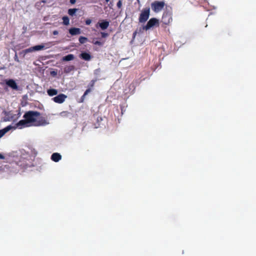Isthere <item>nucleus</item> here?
Wrapping results in <instances>:
<instances>
[{
	"label": "nucleus",
	"instance_id": "obj_1",
	"mask_svg": "<svg viewBox=\"0 0 256 256\" xmlns=\"http://www.w3.org/2000/svg\"><path fill=\"white\" fill-rule=\"evenodd\" d=\"M23 118L26 119L29 124H31V126H38L48 124L46 118L41 116L40 113L37 111H28L24 114Z\"/></svg>",
	"mask_w": 256,
	"mask_h": 256
},
{
	"label": "nucleus",
	"instance_id": "obj_2",
	"mask_svg": "<svg viewBox=\"0 0 256 256\" xmlns=\"http://www.w3.org/2000/svg\"><path fill=\"white\" fill-rule=\"evenodd\" d=\"M150 16V8H146L142 10L138 18L140 23H144L148 19Z\"/></svg>",
	"mask_w": 256,
	"mask_h": 256
},
{
	"label": "nucleus",
	"instance_id": "obj_3",
	"mask_svg": "<svg viewBox=\"0 0 256 256\" xmlns=\"http://www.w3.org/2000/svg\"><path fill=\"white\" fill-rule=\"evenodd\" d=\"M164 2L163 1L156 0L152 3L151 7L154 12H158L164 8Z\"/></svg>",
	"mask_w": 256,
	"mask_h": 256
},
{
	"label": "nucleus",
	"instance_id": "obj_4",
	"mask_svg": "<svg viewBox=\"0 0 256 256\" xmlns=\"http://www.w3.org/2000/svg\"><path fill=\"white\" fill-rule=\"evenodd\" d=\"M154 26H159V21L157 18H152L148 22L146 26H144V28H145L146 30H148Z\"/></svg>",
	"mask_w": 256,
	"mask_h": 256
},
{
	"label": "nucleus",
	"instance_id": "obj_5",
	"mask_svg": "<svg viewBox=\"0 0 256 256\" xmlns=\"http://www.w3.org/2000/svg\"><path fill=\"white\" fill-rule=\"evenodd\" d=\"M67 98V96L63 94H60L57 96L52 98V100L57 104L63 103Z\"/></svg>",
	"mask_w": 256,
	"mask_h": 256
},
{
	"label": "nucleus",
	"instance_id": "obj_6",
	"mask_svg": "<svg viewBox=\"0 0 256 256\" xmlns=\"http://www.w3.org/2000/svg\"><path fill=\"white\" fill-rule=\"evenodd\" d=\"M30 126L31 125L29 124L28 122L26 119L24 118V120H20L18 123H16L14 128V129L16 128L22 129L24 128L28 127Z\"/></svg>",
	"mask_w": 256,
	"mask_h": 256
},
{
	"label": "nucleus",
	"instance_id": "obj_7",
	"mask_svg": "<svg viewBox=\"0 0 256 256\" xmlns=\"http://www.w3.org/2000/svg\"><path fill=\"white\" fill-rule=\"evenodd\" d=\"M172 17L170 14H169L168 12L164 13L162 16V20L164 24H168L170 22H172Z\"/></svg>",
	"mask_w": 256,
	"mask_h": 256
},
{
	"label": "nucleus",
	"instance_id": "obj_8",
	"mask_svg": "<svg viewBox=\"0 0 256 256\" xmlns=\"http://www.w3.org/2000/svg\"><path fill=\"white\" fill-rule=\"evenodd\" d=\"M6 84L14 90H18V86L16 82L12 79L6 80Z\"/></svg>",
	"mask_w": 256,
	"mask_h": 256
},
{
	"label": "nucleus",
	"instance_id": "obj_9",
	"mask_svg": "<svg viewBox=\"0 0 256 256\" xmlns=\"http://www.w3.org/2000/svg\"><path fill=\"white\" fill-rule=\"evenodd\" d=\"M98 24L102 30H104L108 27L110 22L106 20H102L100 22H98Z\"/></svg>",
	"mask_w": 256,
	"mask_h": 256
},
{
	"label": "nucleus",
	"instance_id": "obj_10",
	"mask_svg": "<svg viewBox=\"0 0 256 256\" xmlns=\"http://www.w3.org/2000/svg\"><path fill=\"white\" fill-rule=\"evenodd\" d=\"M70 34L72 36L78 35L81 34V30L80 28H72L69 29Z\"/></svg>",
	"mask_w": 256,
	"mask_h": 256
},
{
	"label": "nucleus",
	"instance_id": "obj_11",
	"mask_svg": "<svg viewBox=\"0 0 256 256\" xmlns=\"http://www.w3.org/2000/svg\"><path fill=\"white\" fill-rule=\"evenodd\" d=\"M61 159L62 156L58 152L54 153L51 156V160L54 162H58Z\"/></svg>",
	"mask_w": 256,
	"mask_h": 256
},
{
	"label": "nucleus",
	"instance_id": "obj_12",
	"mask_svg": "<svg viewBox=\"0 0 256 256\" xmlns=\"http://www.w3.org/2000/svg\"><path fill=\"white\" fill-rule=\"evenodd\" d=\"M80 57L85 60L88 61L90 60L92 56L88 52H83L81 53L80 55Z\"/></svg>",
	"mask_w": 256,
	"mask_h": 256
},
{
	"label": "nucleus",
	"instance_id": "obj_13",
	"mask_svg": "<svg viewBox=\"0 0 256 256\" xmlns=\"http://www.w3.org/2000/svg\"><path fill=\"white\" fill-rule=\"evenodd\" d=\"M75 70V66L73 65L66 66L64 68V72L68 74Z\"/></svg>",
	"mask_w": 256,
	"mask_h": 256
},
{
	"label": "nucleus",
	"instance_id": "obj_14",
	"mask_svg": "<svg viewBox=\"0 0 256 256\" xmlns=\"http://www.w3.org/2000/svg\"><path fill=\"white\" fill-rule=\"evenodd\" d=\"M48 94L50 96L56 95L58 93V90L54 88H50L47 90Z\"/></svg>",
	"mask_w": 256,
	"mask_h": 256
},
{
	"label": "nucleus",
	"instance_id": "obj_15",
	"mask_svg": "<svg viewBox=\"0 0 256 256\" xmlns=\"http://www.w3.org/2000/svg\"><path fill=\"white\" fill-rule=\"evenodd\" d=\"M74 58V55L72 54H69L67 56H64L62 60L64 62H68L73 60Z\"/></svg>",
	"mask_w": 256,
	"mask_h": 256
},
{
	"label": "nucleus",
	"instance_id": "obj_16",
	"mask_svg": "<svg viewBox=\"0 0 256 256\" xmlns=\"http://www.w3.org/2000/svg\"><path fill=\"white\" fill-rule=\"evenodd\" d=\"M62 20H63L62 23L65 26H68L70 24V19L67 16H64L62 17Z\"/></svg>",
	"mask_w": 256,
	"mask_h": 256
},
{
	"label": "nucleus",
	"instance_id": "obj_17",
	"mask_svg": "<svg viewBox=\"0 0 256 256\" xmlns=\"http://www.w3.org/2000/svg\"><path fill=\"white\" fill-rule=\"evenodd\" d=\"M77 8H70L68 9V13L70 16H73L75 14L76 12L78 11Z\"/></svg>",
	"mask_w": 256,
	"mask_h": 256
},
{
	"label": "nucleus",
	"instance_id": "obj_18",
	"mask_svg": "<svg viewBox=\"0 0 256 256\" xmlns=\"http://www.w3.org/2000/svg\"><path fill=\"white\" fill-rule=\"evenodd\" d=\"M79 42L81 44H84L88 41V38L83 36H80L79 38Z\"/></svg>",
	"mask_w": 256,
	"mask_h": 256
},
{
	"label": "nucleus",
	"instance_id": "obj_19",
	"mask_svg": "<svg viewBox=\"0 0 256 256\" xmlns=\"http://www.w3.org/2000/svg\"><path fill=\"white\" fill-rule=\"evenodd\" d=\"M44 45H37L33 46V49H34V50H42L44 48Z\"/></svg>",
	"mask_w": 256,
	"mask_h": 256
},
{
	"label": "nucleus",
	"instance_id": "obj_20",
	"mask_svg": "<svg viewBox=\"0 0 256 256\" xmlns=\"http://www.w3.org/2000/svg\"><path fill=\"white\" fill-rule=\"evenodd\" d=\"M92 42L95 45H98V46H102L103 44H104V42H101L98 41V40H96V41H94V40Z\"/></svg>",
	"mask_w": 256,
	"mask_h": 256
},
{
	"label": "nucleus",
	"instance_id": "obj_21",
	"mask_svg": "<svg viewBox=\"0 0 256 256\" xmlns=\"http://www.w3.org/2000/svg\"><path fill=\"white\" fill-rule=\"evenodd\" d=\"M96 81V80H92L88 86L89 88H93Z\"/></svg>",
	"mask_w": 256,
	"mask_h": 256
},
{
	"label": "nucleus",
	"instance_id": "obj_22",
	"mask_svg": "<svg viewBox=\"0 0 256 256\" xmlns=\"http://www.w3.org/2000/svg\"><path fill=\"white\" fill-rule=\"evenodd\" d=\"M69 114V112L67 111H63L61 112L60 114L62 116H68Z\"/></svg>",
	"mask_w": 256,
	"mask_h": 256
},
{
	"label": "nucleus",
	"instance_id": "obj_23",
	"mask_svg": "<svg viewBox=\"0 0 256 256\" xmlns=\"http://www.w3.org/2000/svg\"><path fill=\"white\" fill-rule=\"evenodd\" d=\"M12 128V127L11 126H7L6 127L3 128V130L5 132V134L7 132H8L10 130H11Z\"/></svg>",
	"mask_w": 256,
	"mask_h": 256
},
{
	"label": "nucleus",
	"instance_id": "obj_24",
	"mask_svg": "<svg viewBox=\"0 0 256 256\" xmlns=\"http://www.w3.org/2000/svg\"><path fill=\"white\" fill-rule=\"evenodd\" d=\"M12 128V127L11 126H7L6 127L3 128V130L5 132V134L7 132H8L10 130H11Z\"/></svg>",
	"mask_w": 256,
	"mask_h": 256
},
{
	"label": "nucleus",
	"instance_id": "obj_25",
	"mask_svg": "<svg viewBox=\"0 0 256 256\" xmlns=\"http://www.w3.org/2000/svg\"><path fill=\"white\" fill-rule=\"evenodd\" d=\"M101 36L102 38H106L108 36V33L104 32H100Z\"/></svg>",
	"mask_w": 256,
	"mask_h": 256
},
{
	"label": "nucleus",
	"instance_id": "obj_26",
	"mask_svg": "<svg viewBox=\"0 0 256 256\" xmlns=\"http://www.w3.org/2000/svg\"><path fill=\"white\" fill-rule=\"evenodd\" d=\"M91 91V88H88L86 91L85 92H84V94H83V97H86V96Z\"/></svg>",
	"mask_w": 256,
	"mask_h": 256
},
{
	"label": "nucleus",
	"instance_id": "obj_27",
	"mask_svg": "<svg viewBox=\"0 0 256 256\" xmlns=\"http://www.w3.org/2000/svg\"><path fill=\"white\" fill-rule=\"evenodd\" d=\"M122 6V2L120 0H118L117 2V6L118 8H120Z\"/></svg>",
	"mask_w": 256,
	"mask_h": 256
},
{
	"label": "nucleus",
	"instance_id": "obj_28",
	"mask_svg": "<svg viewBox=\"0 0 256 256\" xmlns=\"http://www.w3.org/2000/svg\"><path fill=\"white\" fill-rule=\"evenodd\" d=\"M92 22V20L90 18H88L86 20L85 23L86 25H90Z\"/></svg>",
	"mask_w": 256,
	"mask_h": 256
},
{
	"label": "nucleus",
	"instance_id": "obj_29",
	"mask_svg": "<svg viewBox=\"0 0 256 256\" xmlns=\"http://www.w3.org/2000/svg\"><path fill=\"white\" fill-rule=\"evenodd\" d=\"M138 30V34H140L143 32V30H145V28H144V26L142 28H140L139 29H136Z\"/></svg>",
	"mask_w": 256,
	"mask_h": 256
},
{
	"label": "nucleus",
	"instance_id": "obj_30",
	"mask_svg": "<svg viewBox=\"0 0 256 256\" xmlns=\"http://www.w3.org/2000/svg\"><path fill=\"white\" fill-rule=\"evenodd\" d=\"M26 50V52H32L34 50V49H33V46H32V47L26 50Z\"/></svg>",
	"mask_w": 256,
	"mask_h": 256
},
{
	"label": "nucleus",
	"instance_id": "obj_31",
	"mask_svg": "<svg viewBox=\"0 0 256 256\" xmlns=\"http://www.w3.org/2000/svg\"><path fill=\"white\" fill-rule=\"evenodd\" d=\"M5 134V132L3 130H0V138H2L3 136H4Z\"/></svg>",
	"mask_w": 256,
	"mask_h": 256
},
{
	"label": "nucleus",
	"instance_id": "obj_32",
	"mask_svg": "<svg viewBox=\"0 0 256 256\" xmlns=\"http://www.w3.org/2000/svg\"><path fill=\"white\" fill-rule=\"evenodd\" d=\"M138 30H136L133 33V38H134L136 34H138Z\"/></svg>",
	"mask_w": 256,
	"mask_h": 256
},
{
	"label": "nucleus",
	"instance_id": "obj_33",
	"mask_svg": "<svg viewBox=\"0 0 256 256\" xmlns=\"http://www.w3.org/2000/svg\"><path fill=\"white\" fill-rule=\"evenodd\" d=\"M54 35H58V32L56 30H55L52 32Z\"/></svg>",
	"mask_w": 256,
	"mask_h": 256
},
{
	"label": "nucleus",
	"instance_id": "obj_34",
	"mask_svg": "<svg viewBox=\"0 0 256 256\" xmlns=\"http://www.w3.org/2000/svg\"><path fill=\"white\" fill-rule=\"evenodd\" d=\"M76 0H70V2L71 4H74L76 3Z\"/></svg>",
	"mask_w": 256,
	"mask_h": 256
},
{
	"label": "nucleus",
	"instance_id": "obj_35",
	"mask_svg": "<svg viewBox=\"0 0 256 256\" xmlns=\"http://www.w3.org/2000/svg\"><path fill=\"white\" fill-rule=\"evenodd\" d=\"M0 159H2V160L4 159V156L1 154H0Z\"/></svg>",
	"mask_w": 256,
	"mask_h": 256
},
{
	"label": "nucleus",
	"instance_id": "obj_36",
	"mask_svg": "<svg viewBox=\"0 0 256 256\" xmlns=\"http://www.w3.org/2000/svg\"><path fill=\"white\" fill-rule=\"evenodd\" d=\"M85 97H83V95L81 97V102H82L84 99Z\"/></svg>",
	"mask_w": 256,
	"mask_h": 256
},
{
	"label": "nucleus",
	"instance_id": "obj_37",
	"mask_svg": "<svg viewBox=\"0 0 256 256\" xmlns=\"http://www.w3.org/2000/svg\"><path fill=\"white\" fill-rule=\"evenodd\" d=\"M56 74V72H51V74Z\"/></svg>",
	"mask_w": 256,
	"mask_h": 256
},
{
	"label": "nucleus",
	"instance_id": "obj_38",
	"mask_svg": "<svg viewBox=\"0 0 256 256\" xmlns=\"http://www.w3.org/2000/svg\"><path fill=\"white\" fill-rule=\"evenodd\" d=\"M109 1H110V0H106V2H108Z\"/></svg>",
	"mask_w": 256,
	"mask_h": 256
}]
</instances>
